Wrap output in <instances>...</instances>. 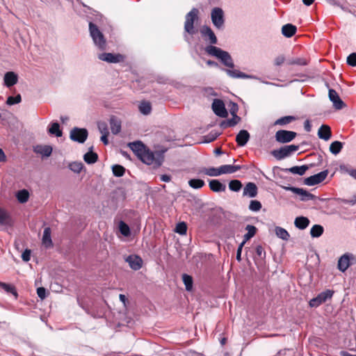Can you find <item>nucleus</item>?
I'll use <instances>...</instances> for the list:
<instances>
[{
	"label": "nucleus",
	"instance_id": "f257e3e1",
	"mask_svg": "<svg viewBox=\"0 0 356 356\" xmlns=\"http://www.w3.org/2000/svg\"><path fill=\"white\" fill-rule=\"evenodd\" d=\"M128 146L134 152L136 156L144 163L152 165L154 163L160 165L155 158L154 154L149 151L140 141L129 143Z\"/></svg>",
	"mask_w": 356,
	"mask_h": 356
},
{
	"label": "nucleus",
	"instance_id": "f03ea898",
	"mask_svg": "<svg viewBox=\"0 0 356 356\" xmlns=\"http://www.w3.org/2000/svg\"><path fill=\"white\" fill-rule=\"evenodd\" d=\"M205 51L209 55L218 58L226 67L229 68H233L234 67L233 59L227 51L213 45L207 46L205 47Z\"/></svg>",
	"mask_w": 356,
	"mask_h": 356
},
{
	"label": "nucleus",
	"instance_id": "7ed1b4c3",
	"mask_svg": "<svg viewBox=\"0 0 356 356\" xmlns=\"http://www.w3.org/2000/svg\"><path fill=\"white\" fill-rule=\"evenodd\" d=\"M89 30L95 44L102 50L105 49L106 47V40L104 35L99 30L98 27L92 22H90Z\"/></svg>",
	"mask_w": 356,
	"mask_h": 356
},
{
	"label": "nucleus",
	"instance_id": "20e7f679",
	"mask_svg": "<svg viewBox=\"0 0 356 356\" xmlns=\"http://www.w3.org/2000/svg\"><path fill=\"white\" fill-rule=\"evenodd\" d=\"M211 19L213 26L220 30L225 26V13L223 10L219 7H215L211 10Z\"/></svg>",
	"mask_w": 356,
	"mask_h": 356
},
{
	"label": "nucleus",
	"instance_id": "39448f33",
	"mask_svg": "<svg viewBox=\"0 0 356 356\" xmlns=\"http://www.w3.org/2000/svg\"><path fill=\"white\" fill-rule=\"evenodd\" d=\"M198 10L193 8L186 15L184 24V30L190 35H194L196 30L193 26L194 22L197 19Z\"/></svg>",
	"mask_w": 356,
	"mask_h": 356
},
{
	"label": "nucleus",
	"instance_id": "423d86ee",
	"mask_svg": "<svg viewBox=\"0 0 356 356\" xmlns=\"http://www.w3.org/2000/svg\"><path fill=\"white\" fill-rule=\"evenodd\" d=\"M356 264V256L352 253L343 254L338 260L337 267L341 272H345L350 266Z\"/></svg>",
	"mask_w": 356,
	"mask_h": 356
},
{
	"label": "nucleus",
	"instance_id": "0eeeda50",
	"mask_svg": "<svg viewBox=\"0 0 356 356\" xmlns=\"http://www.w3.org/2000/svg\"><path fill=\"white\" fill-rule=\"evenodd\" d=\"M299 146L295 145H285L279 149L274 150L273 155L278 160L289 156L292 153L298 150Z\"/></svg>",
	"mask_w": 356,
	"mask_h": 356
},
{
	"label": "nucleus",
	"instance_id": "6e6552de",
	"mask_svg": "<svg viewBox=\"0 0 356 356\" xmlns=\"http://www.w3.org/2000/svg\"><path fill=\"white\" fill-rule=\"evenodd\" d=\"M334 291L330 289L320 293L316 297L310 300L309 304L311 307H318L327 300L331 299Z\"/></svg>",
	"mask_w": 356,
	"mask_h": 356
},
{
	"label": "nucleus",
	"instance_id": "1a4fd4ad",
	"mask_svg": "<svg viewBox=\"0 0 356 356\" xmlns=\"http://www.w3.org/2000/svg\"><path fill=\"white\" fill-rule=\"evenodd\" d=\"M296 136V133L292 131L279 130L275 134V140L280 143H286L293 140Z\"/></svg>",
	"mask_w": 356,
	"mask_h": 356
},
{
	"label": "nucleus",
	"instance_id": "9d476101",
	"mask_svg": "<svg viewBox=\"0 0 356 356\" xmlns=\"http://www.w3.org/2000/svg\"><path fill=\"white\" fill-rule=\"evenodd\" d=\"M88 137V131L83 128L74 127L70 131V138L79 143H83Z\"/></svg>",
	"mask_w": 356,
	"mask_h": 356
},
{
	"label": "nucleus",
	"instance_id": "9b49d317",
	"mask_svg": "<svg viewBox=\"0 0 356 356\" xmlns=\"http://www.w3.org/2000/svg\"><path fill=\"white\" fill-rule=\"evenodd\" d=\"M328 175V171L323 170L318 174L310 176L306 178L304 181L305 184L307 186H314L316 184L321 183L325 179Z\"/></svg>",
	"mask_w": 356,
	"mask_h": 356
},
{
	"label": "nucleus",
	"instance_id": "f8f14e48",
	"mask_svg": "<svg viewBox=\"0 0 356 356\" xmlns=\"http://www.w3.org/2000/svg\"><path fill=\"white\" fill-rule=\"evenodd\" d=\"M282 188L286 191H290L297 195H299L300 196L301 201H308L314 200L315 197V196L313 194L309 193L308 191L302 188H296L293 186H282Z\"/></svg>",
	"mask_w": 356,
	"mask_h": 356
},
{
	"label": "nucleus",
	"instance_id": "ddd939ff",
	"mask_svg": "<svg viewBox=\"0 0 356 356\" xmlns=\"http://www.w3.org/2000/svg\"><path fill=\"white\" fill-rule=\"evenodd\" d=\"M98 58L108 63H118L123 61L124 57L120 54L102 53L99 54Z\"/></svg>",
	"mask_w": 356,
	"mask_h": 356
},
{
	"label": "nucleus",
	"instance_id": "4468645a",
	"mask_svg": "<svg viewBox=\"0 0 356 356\" xmlns=\"http://www.w3.org/2000/svg\"><path fill=\"white\" fill-rule=\"evenodd\" d=\"M212 109L214 113L221 118H226L227 111L225 104L221 99H215L212 103Z\"/></svg>",
	"mask_w": 356,
	"mask_h": 356
},
{
	"label": "nucleus",
	"instance_id": "2eb2a0df",
	"mask_svg": "<svg viewBox=\"0 0 356 356\" xmlns=\"http://www.w3.org/2000/svg\"><path fill=\"white\" fill-rule=\"evenodd\" d=\"M202 37L206 41H208L211 45L217 44L218 40L212 29L207 26H204L200 30Z\"/></svg>",
	"mask_w": 356,
	"mask_h": 356
},
{
	"label": "nucleus",
	"instance_id": "dca6fc26",
	"mask_svg": "<svg viewBox=\"0 0 356 356\" xmlns=\"http://www.w3.org/2000/svg\"><path fill=\"white\" fill-rule=\"evenodd\" d=\"M125 261L129 264L130 268L134 270H139L143 265L142 259L139 256L136 254H131L128 256L125 259Z\"/></svg>",
	"mask_w": 356,
	"mask_h": 356
},
{
	"label": "nucleus",
	"instance_id": "f3484780",
	"mask_svg": "<svg viewBox=\"0 0 356 356\" xmlns=\"http://www.w3.org/2000/svg\"><path fill=\"white\" fill-rule=\"evenodd\" d=\"M329 97L330 99L333 102L335 108L341 109L344 107L345 104L340 99L337 92L334 90H329Z\"/></svg>",
	"mask_w": 356,
	"mask_h": 356
},
{
	"label": "nucleus",
	"instance_id": "a211bd4d",
	"mask_svg": "<svg viewBox=\"0 0 356 356\" xmlns=\"http://www.w3.org/2000/svg\"><path fill=\"white\" fill-rule=\"evenodd\" d=\"M258 193L257 186L254 183L248 182L243 188V196H248L249 197H254L257 196Z\"/></svg>",
	"mask_w": 356,
	"mask_h": 356
},
{
	"label": "nucleus",
	"instance_id": "6ab92c4d",
	"mask_svg": "<svg viewBox=\"0 0 356 356\" xmlns=\"http://www.w3.org/2000/svg\"><path fill=\"white\" fill-rule=\"evenodd\" d=\"M225 71L230 77L235 79H257L255 76L246 74L237 70L225 69Z\"/></svg>",
	"mask_w": 356,
	"mask_h": 356
},
{
	"label": "nucleus",
	"instance_id": "aec40b11",
	"mask_svg": "<svg viewBox=\"0 0 356 356\" xmlns=\"http://www.w3.org/2000/svg\"><path fill=\"white\" fill-rule=\"evenodd\" d=\"M250 139V134L246 130H241L236 135V141L237 145L240 147H243L246 145Z\"/></svg>",
	"mask_w": 356,
	"mask_h": 356
},
{
	"label": "nucleus",
	"instance_id": "412c9836",
	"mask_svg": "<svg viewBox=\"0 0 356 356\" xmlns=\"http://www.w3.org/2000/svg\"><path fill=\"white\" fill-rule=\"evenodd\" d=\"M209 186L210 189L216 193L225 192L226 190V185L221 183L218 179L210 180Z\"/></svg>",
	"mask_w": 356,
	"mask_h": 356
},
{
	"label": "nucleus",
	"instance_id": "4be33fe9",
	"mask_svg": "<svg viewBox=\"0 0 356 356\" xmlns=\"http://www.w3.org/2000/svg\"><path fill=\"white\" fill-rule=\"evenodd\" d=\"M33 151L36 154L48 157L51 154L52 147L50 145H38L34 147Z\"/></svg>",
	"mask_w": 356,
	"mask_h": 356
},
{
	"label": "nucleus",
	"instance_id": "5701e85b",
	"mask_svg": "<svg viewBox=\"0 0 356 356\" xmlns=\"http://www.w3.org/2000/svg\"><path fill=\"white\" fill-rule=\"evenodd\" d=\"M17 81L18 77L15 72H8L4 75V84L8 88L16 84Z\"/></svg>",
	"mask_w": 356,
	"mask_h": 356
},
{
	"label": "nucleus",
	"instance_id": "b1692460",
	"mask_svg": "<svg viewBox=\"0 0 356 356\" xmlns=\"http://www.w3.org/2000/svg\"><path fill=\"white\" fill-rule=\"evenodd\" d=\"M318 136L321 139L328 140L332 136L330 127L325 124L321 125L318 131Z\"/></svg>",
	"mask_w": 356,
	"mask_h": 356
},
{
	"label": "nucleus",
	"instance_id": "393cba45",
	"mask_svg": "<svg viewBox=\"0 0 356 356\" xmlns=\"http://www.w3.org/2000/svg\"><path fill=\"white\" fill-rule=\"evenodd\" d=\"M42 242L43 245L47 248H51L52 246L51 229L49 227H46L44 229Z\"/></svg>",
	"mask_w": 356,
	"mask_h": 356
},
{
	"label": "nucleus",
	"instance_id": "a878e982",
	"mask_svg": "<svg viewBox=\"0 0 356 356\" xmlns=\"http://www.w3.org/2000/svg\"><path fill=\"white\" fill-rule=\"evenodd\" d=\"M241 169V165H222L220 166L221 175L232 174Z\"/></svg>",
	"mask_w": 356,
	"mask_h": 356
},
{
	"label": "nucleus",
	"instance_id": "bb28decb",
	"mask_svg": "<svg viewBox=\"0 0 356 356\" xmlns=\"http://www.w3.org/2000/svg\"><path fill=\"white\" fill-rule=\"evenodd\" d=\"M297 28L291 24H287L282 26V33L286 38L292 37L296 32Z\"/></svg>",
	"mask_w": 356,
	"mask_h": 356
},
{
	"label": "nucleus",
	"instance_id": "cd10ccee",
	"mask_svg": "<svg viewBox=\"0 0 356 356\" xmlns=\"http://www.w3.org/2000/svg\"><path fill=\"white\" fill-rule=\"evenodd\" d=\"M110 125L111 132L113 134H118L121 130V122L115 116L110 119Z\"/></svg>",
	"mask_w": 356,
	"mask_h": 356
},
{
	"label": "nucleus",
	"instance_id": "c85d7f7f",
	"mask_svg": "<svg viewBox=\"0 0 356 356\" xmlns=\"http://www.w3.org/2000/svg\"><path fill=\"white\" fill-rule=\"evenodd\" d=\"M308 169H309V167L307 165H303L301 166H293L290 168H286V169H284L283 170L284 172H290L293 174L303 175Z\"/></svg>",
	"mask_w": 356,
	"mask_h": 356
},
{
	"label": "nucleus",
	"instance_id": "c756f323",
	"mask_svg": "<svg viewBox=\"0 0 356 356\" xmlns=\"http://www.w3.org/2000/svg\"><path fill=\"white\" fill-rule=\"evenodd\" d=\"M295 226L300 229H305L309 224V220L303 216L297 217L294 221Z\"/></svg>",
	"mask_w": 356,
	"mask_h": 356
},
{
	"label": "nucleus",
	"instance_id": "7c9ffc66",
	"mask_svg": "<svg viewBox=\"0 0 356 356\" xmlns=\"http://www.w3.org/2000/svg\"><path fill=\"white\" fill-rule=\"evenodd\" d=\"M49 134L54 135L57 137L62 136V131L60 129V125L58 122H53L50 124L48 129Z\"/></svg>",
	"mask_w": 356,
	"mask_h": 356
},
{
	"label": "nucleus",
	"instance_id": "2f4dec72",
	"mask_svg": "<svg viewBox=\"0 0 356 356\" xmlns=\"http://www.w3.org/2000/svg\"><path fill=\"white\" fill-rule=\"evenodd\" d=\"M324 229L320 225H314L310 230V234L314 238L320 237L323 233Z\"/></svg>",
	"mask_w": 356,
	"mask_h": 356
},
{
	"label": "nucleus",
	"instance_id": "473e14b6",
	"mask_svg": "<svg viewBox=\"0 0 356 356\" xmlns=\"http://www.w3.org/2000/svg\"><path fill=\"white\" fill-rule=\"evenodd\" d=\"M343 148V143L339 141H334L330 144V151L334 155L338 154Z\"/></svg>",
	"mask_w": 356,
	"mask_h": 356
},
{
	"label": "nucleus",
	"instance_id": "72a5a7b5",
	"mask_svg": "<svg viewBox=\"0 0 356 356\" xmlns=\"http://www.w3.org/2000/svg\"><path fill=\"white\" fill-rule=\"evenodd\" d=\"M98 159V156L96 153L90 151L84 154L83 159L88 164L95 163Z\"/></svg>",
	"mask_w": 356,
	"mask_h": 356
},
{
	"label": "nucleus",
	"instance_id": "f704fd0d",
	"mask_svg": "<svg viewBox=\"0 0 356 356\" xmlns=\"http://www.w3.org/2000/svg\"><path fill=\"white\" fill-rule=\"evenodd\" d=\"M139 111L144 115H148L151 113L152 106L149 102L143 101L139 105Z\"/></svg>",
	"mask_w": 356,
	"mask_h": 356
},
{
	"label": "nucleus",
	"instance_id": "c9c22d12",
	"mask_svg": "<svg viewBox=\"0 0 356 356\" xmlns=\"http://www.w3.org/2000/svg\"><path fill=\"white\" fill-rule=\"evenodd\" d=\"M245 230L247 231V233L243 236L245 241H249L255 235L257 232V228L251 225H248L245 227Z\"/></svg>",
	"mask_w": 356,
	"mask_h": 356
},
{
	"label": "nucleus",
	"instance_id": "e433bc0d",
	"mask_svg": "<svg viewBox=\"0 0 356 356\" xmlns=\"http://www.w3.org/2000/svg\"><path fill=\"white\" fill-rule=\"evenodd\" d=\"M188 185L194 189H200L205 185V183L200 179H191L188 181Z\"/></svg>",
	"mask_w": 356,
	"mask_h": 356
},
{
	"label": "nucleus",
	"instance_id": "4c0bfd02",
	"mask_svg": "<svg viewBox=\"0 0 356 356\" xmlns=\"http://www.w3.org/2000/svg\"><path fill=\"white\" fill-rule=\"evenodd\" d=\"M275 234L277 237L285 241L289 240L290 237L289 232L285 229L280 227H277L275 228Z\"/></svg>",
	"mask_w": 356,
	"mask_h": 356
},
{
	"label": "nucleus",
	"instance_id": "58836bf2",
	"mask_svg": "<svg viewBox=\"0 0 356 356\" xmlns=\"http://www.w3.org/2000/svg\"><path fill=\"white\" fill-rule=\"evenodd\" d=\"M0 289L13 294L15 298L17 297V293L15 287L10 284L0 282Z\"/></svg>",
	"mask_w": 356,
	"mask_h": 356
},
{
	"label": "nucleus",
	"instance_id": "ea45409f",
	"mask_svg": "<svg viewBox=\"0 0 356 356\" xmlns=\"http://www.w3.org/2000/svg\"><path fill=\"white\" fill-rule=\"evenodd\" d=\"M182 280L184 284H185L186 289L188 291H191L193 288V278L191 275L187 274H184L182 275Z\"/></svg>",
	"mask_w": 356,
	"mask_h": 356
},
{
	"label": "nucleus",
	"instance_id": "a19ab883",
	"mask_svg": "<svg viewBox=\"0 0 356 356\" xmlns=\"http://www.w3.org/2000/svg\"><path fill=\"white\" fill-rule=\"evenodd\" d=\"M29 193L26 190H21L17 193V198L21 203H25L28 201Z\"/></svg>",
	"mask_w": 356,
	"mask_h": 356
},
{
	"label": "nucleus",
	"instance_id": "79ce46f5",
	"mask_svg": "<svg viewBox=\"0 0 356 356\" xmlns=\"http://www.w3.org/2000/svg\"><path fill=\"white\" fill-rule=\"evenodd\" d=\"M295 120V118L293 116H284L277 119L274 124L275 125H285L291 123L293 120Z\"/></svg>",
	"mask_w": 356,
	"mask_h": 356
},
{
	"label": "nucleus",
	"instance_id": "37998d69",
	"mask_svg": "<svg viewBox=\"0 0 356 356\" xmlns=\"http://www.w3.org/2000/svg\"><path fill=\"white\" fill-rule=\"evenodd\" d=\"M119 229L120 233L127 237L130 236L131 232L129 227L123 221H120L119 223Z\"/></svg>",
	"mask_w": 356,
	"mask_h": 356
},
{
	"label": "nucleus",
	"instance_id": "c03bdc74",
	"mask_svg": "<svg viewBox=\"0 0 356 356\" xmlns=\"http://www.w3.org/2000/svg\"><path fill=\"white\" fill-rule=\"evenodd\" d=\"M229 188L232 191L238 192L242 188V183L237 179L232 180L229 183Z\"/></svg>",
	"mask_w": 356,
	"mask_h": 356
},
{
	"label": "nucleus",
	"instance_id": "a18cd8bd",
	"mask_svg": "<svg viewBox=\"0 0 356 356\" xmlns=\"http://www.w3.org/2000/svg\"><path fill=\"white\" fill-rule=\"evenodd\" d=\"M205 175L211 177H218L221 175L220 167L218 168H209L204 170Z\"/></svg>",
	"mask_w": 356,
	"mask_h": 356
},
{
	"label": "nucleus",
	"instance_id": "49530a36",
	"mask_svg": "<svg viewBox=\"0 0 356 356\" xmlns=\"http://www.w3.org/2000/svg\"><path fill=\"white\" fill-rule=\"evenodd\" d=\"M112 171L115 177H122L124 175L125 168L120 165H114L112 167Z\"/></svg>",
	"mask_w": 356,
	"mask_h": 356
},
{
	"label": "nucleus",
	"instance_id": "de8ad7c7",
	"mask_svg": "<svg viewBox=\"0 0 356 356\" xmlns=\"http://www.w3.org/2000/svg\"><path fill=\"white\" fill-rule=\"evenodd\" d=\"M175 232L181 235H185L187 232V225L184 222H179L175 227Z\"/></svg>",
	"mask_w": 356,
	"mask_h": 356
},
{
	"label": "nucleus",
	"instance_id": "09e8293b",
	"mask_svg": "<svg viewBox=\"0 0 356 356\" xmlns=\"http://www.w3.org/2000/svg\"><path fill=\"white\" fill-rule=\"evenodd\" d=\"M69 168L74 172L79 173L83 168V164L81 162H72L70 163Z\"/></svg>",
	"mask_w": 356,
	"mask_h": 356
},
{
	"label": "nucleus",
	"instance_id": "8fccbe9b",
	"mask_svg": "<svg viewBox=\"0 0 356 356\" xmlns=\"http://www.w3.org/2000/svg\"><path fill=\"white\" fill-rule=\"evenodd\" d=\"M261 209V204L258 200H251L249 209L252 211H259Z\"/></svg>",
	"mask_w": 356,
	"mask_h": 356
},
{
	"label": "nucleus",
	"instance_id": "3c124183",
	"mask_svg": "<svg viewBox=\"0 0 356 356\" xmlns=\"http://www.w3.org/2000/svg\"><path fill=\"white\" fill-rule=\"evenodd\" d=\"M21 100L22 97L20 95H17L15 97L10 96L7 99L6 104L11 106L19 103Z\"/></svg>",
	"mask_w": 356,
	"mask_h": 356
},
{
	"label": "nucleus",
	"instance_id": "603ef678",
	"mask_svg": "<svg viewBox=\"0 0 356 356\" xmlns=\"http://www.w3.org/2000/svg\"><path fill=\"white\" fill-rule=\"evenodd\" d=\"M10 219L8 215L1 209H0V224L7 225L9 223Z\"/></svg>",
	"mask_w": 356,
	"mask_h": 356
},
{
	"label": "nucleus",
	"instance_id": "864d4df0",
	"mask_svg": "<svg viewBox=\"0 0 356 356\" xmlns=\"http://www.w3.org/2000/svg\"><path fill=\"white\" fill-rule=\"evenodd\" d=\"M341 170L356 179V169L343 165L341 166Z\"/></svg>",
	"mask_w": 356,
	"mask_h": 356
},
{
	"label": "nucleus",
	"instance_id": "5fc2aeb1",
	"mask_svg": "<svg viewBox=\"0 0 356 356\" xmlns=\"http://www.w3.org/2000/svg\"><path fill=\"white\" fill-rule=\"evenodd\" d=\"M232 114L233 117L227 120V125L229 127L235 126L240 120V118L235 114V111H232Z\"/></svg>",
	"mask_w": 356,
	"mask_h": 356
},
{
	"label": "nucleus",
	"instance_id": "6e6d98bb",
	"mask_svg": "<svg viewBox=\"0 0 356 356\" xmlns=\"http://www.w3.org/2000/svg\"><path fill=\"white\" fill-rule=\"evenodd\" d=\"M347 63L353 67L356 66V53H352L348 56Z\"/></svg>",
	"mask_w": 356,
	"mask_h": 356
},
{
	"label": "nucleus",
	"instance_id": "4d7b16f0",
	"mask_svg": "<svg viewBox=\"0 0 356 356\" xmlns=\"http://www.w3.org/2000/svg\"><path fill=\"white\" fill-rule=\"evenodd\" d=\"M98 129L102 134H108L107 125L105 122H99Z\"/></svg>",
	"mask_w": 356,
	"mask_h": 356
},
{
	"label": "nucleus",
	"instance_id": "13d9d810",
	"mask_svg": "<svg viewBox=\"0 0 356 356\" xmlns=\"http://www.w3.org/2000/svg\"><path fill=\"white\" fill-rule=\"evenodd\" d=\"M31 250L26 249L22 254V259L24 261H29L31 259Z\"/></svg>",
	"mask_w": 356,
	"mask_h": 356
},
{
	"label": "nucleus",
	"instance_id": "bf43d9fd",
	"mask_svg": "<svg viewBox=\"0 0 356 356\" xmlns=\"http://www.w3.org/2000/svg\"><path fill=\"white\" fill-rule=\"evenodd\" d=\"M37 294L42 300L46 298V289L44 287H39L37 289Z\"/></svg>",
	"mask_w": 356,
	"mask_h": 356
},
{
	"label": "nucleus",
	"instance_id": "052dcab7",
	"mask_svg": "<svg viewBox=\"0 0 356 356\" xmlns=\"http://www.w3.org/2000/svg\"><path fill=\"white\" fill-rule=\"evenodd\" d=\"M256 253H257V256H259L261 258L264 257L266 255V252H265L264 248H262V246H261V245H257L256 247Z\"/></svg>",
	"mask_w": 356,
	"mask_h": 356
},
{
	"label": "nucleus",
	"instance_id": "680f3d73",
	"mask_svg": "<svg viewBox=\"0 0 356 356\" xmlns=\"http://www.w3.org/2000/svg\"><path fill=\"white\" fill-rule=\"evenodd\" d=\"M285 60V58L284 56H279L275 59V65L280 66L284 63Z\"/></svg>",
	"mask_w": 356,
	"mask_h": 356
},
{
	"label": "nucleus",
	"instance_id": "e2e57ef3",
	"mask_svg": "<svg viewBox=\"0 0 356 356\" xmlns=\"http://www.w3.org/2000/svg\"><path fill=\"white\" fill-rule=\"evenodd\" d=\"M294 63H296V65H306L307 64V61L305 59H302V58L295 59Z\"/></svg>",
	"mask_w": 356,
	"mask_h": 356
},
{
	"label": "nucleus",
	"instance_id": "0e129e2a",
	"mask_svg": "<svg viewBox=\"0 0 356 356\" xmlns=\"http://www.w3.org/2000/svg\"><path fill=\"white\" fill-rule=\"evenodd\" d=\"M161 180L164 182H169L171 179L170 175H162L160 177Z\"/></svg>",
	"mask_w": 356,
	"mask_h": 356
},
{
	"label": "nucleus",
	"instance_id": "69168bd1",
	"mask_svg": "<svg viewBox=\"0 0 356 356\" xmlns=\"http://www.w3.org/2000/svg\"><path fill=\"white\" fill-rule=\"evenodd\" d=\"M108 134H102L101 137V140L104 143V144L107 145L108 143Z\"/></svg>",
	"mask_w": 356,
	"mask_h": 356
},
{
	"label": "nucleus",
	"instance_id": "338daca9",
	"mask_svg": "<svg viewBox=\"0 0 356 356\" xmlns=\"http://www.w3.org/2000/svg\"><path fill=\"white\" fill-rule=\"evenodd\" d=\"M305 129L307 131H311V125H310V123L308 120L305 121Z\"/></svg>",
	"mask_w": 356,
	"mask_h": 356
},
{
	"label": "nucleus",
	"instance_id": "774afa93",
	"mask_svg": "<svg viewBox=\"0 0 356 356\" xmlns=\"http://www.w3.org/2000/svg\"><path fill=\"white\" fill-rule=\"evenodd\" d=\"M241 252H242V250H240V249H237V252H236V259L238 261H241Z\"/></svg>",
	"mask_w": 356,
	"mask_h": 356
}]
</instances>
